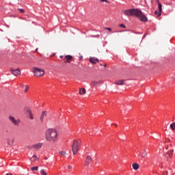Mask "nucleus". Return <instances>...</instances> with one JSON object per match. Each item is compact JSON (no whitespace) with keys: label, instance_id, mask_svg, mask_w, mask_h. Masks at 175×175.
Masks as SVG:
<instances>
[{"label":"nucleus","instance_id":"nucleus-29","mask_svg":"<svg viewBox=\"0 0 175 175\" xmlns=\"http://www.w3.org/2000/svg\"><path fill=\"white\" fill-rule=\"evenodd\" d=\"M105 29H107V31H111V28L110 27H105Z\"/></svg>","mask_w":175,"mask_h":175},{"label":"nucleus","instance_id":"nucleus-17","mask_svg":"<svg viewBox=\"0 0 175 175\" xmlns=\"http://www.w3.org/2000/svg\"><path fill=\"white\" fill-rule=\"evenodd\" d=\"M99 83H102V81H92V85H94V87H96Z\"/></svg>","mask_w":175,"mask_h":175},{"label":"nucleus","instance_id":"nucleus-8","mask_svg":"<svg viewBox=\"0 0 175 175\" xmlns=\"http://www.w3.org/2000/svg\"><path fill=\"white\" fill-rule=\"evenodd\" d=\"M42 146H43V144L42 142H40L33 145L32 148H33L34 150H40Z\"/></svg>","mask_w":175,"mask_h":175},{"label":"nucleus","instance_id":"nucleus-9","mask_svg":"<svg viewBox=\"0 0 175 175\" xmlns=\"http://www.w3.org/2000/svg\"><path fill=\"white\" fill-rule=\"evenodd\" d=\"M14 144V137H8L7 138V144L8 146H13Z\"/></svg>","mask_w":175,"mask_h":175},{"label":"nucleus","instance_id":"nucleus-37","mask_svg":"<svg viewBox=\"0 0 175 175\" xmlns=\"http://www.w3.org/2000/svg\"><path fill=\"white\" fill-rule=\"evenodd\" d=\"M113 125H115L116 126H117V124H113Z\"/></svg>","mask_w":175,"mask_h":175},{"label":"nucleus","instance_id":"nucleus-30","mask_svg":"<svg viewBox=\"0 0 175 175\" xmlns=\"http://www.w3.org/2000/svg\"><path fill=\"white\" fill-rule=\"evenodd\" d=\"M158 13H159V11H155L154 12V14H156V16H157V17H158Z\"/></svg>","mask_w":175,"mask_h":175},{"label":"nucleus","instance_id":"nucleus-7","mask_svg":"<svg viewBox=\"0 0 175 175\" xmlns=\"http://www.w3.org/2000/svg\"><path fill=\"white\" fill-rule=\"evenodd\" d=\"M72 59H73V56L70 55H66L65 57H64V61L65 63H68V64H70V61H72Z\"/></svg>","mask_w":175,"mask_h":175},{"label":"nucleus","instance_id":"nucleus-26","mask_svg":"<svg viewBox=\"0 0 175 175\" xmlns=\"http://www.w3.org/2000/svg\"><path fill=\"white\" fill-rule=\"evenodd\" d=\"M119 27H120V28H126V26H125L124 24H120Z\"/></svg>","mask_w":175,"mask_h":175},{"label":"nucleus","instance_id":"nucleus-32","mask_svg":"<svg viewBox=\"0 0 175 175\" xmlns=\"http://www.w3.org/2000/svg\"><path fill=\"white\" fill-rule=\"evenodd\" d=\"M103 66H104L105 68H106V67L107 66V64H103Z\"/></svg>","mask_w":175,"mask_h":175},{"label":"nucleus","instance_id":"nucleus-35","mask_svg":"<svg viewBox=\"0 0 175 175\" xmlns=\"http://www.w3.org/2000/svg\"><path fill=\"white\" fill-rule=\"evenodd\" d=\"M6 175H13L12 174H6Z\"/></svg>","mask_w":175,"mask_h":175},{"label":"nucleus","instance_id":"nucleus-10","mask_svg":"<svg viewBox=\"0 0 175 175\" xmlns=\"http://www.w3.org/2000/svg\"><path fill=\"white\" fill-rule=\"evenodd\" d=\"M157 5H158V10H159L158 17H159V16L162 14V4H161L159 0H157Z\"/></svg>","mask_w":175,"mask_h":175},{"label":"nucleus","instance_id":"nucleus-1","mask_svg":"<svg viewBox=\"0 0 175 175\" xmlns=\"http://www.w3.org/2000/svg\"><path fill=\"white\" fill-rule=\"evenodd\" d=\"M123 14L124 16H135L139 18L140 21H143L144 23H146L148 21L147 16L143 14V12L138 9L136 8H133V9H129V10H124L122 11Z\"/></svg>","mask_w":175,"mask_h":175},{"label":"nucleus","instance_id":"nucleus-5","mask_svg":"<svg viewBox=\"0 0 175 175\" xmlns=\"http://www.w3.org/2000/svg\"><path fill=\"white\" fill-rule=\"evenodd\" d=\"M8 120L13 124V125H16V126H18V124H20V120H16L14 117L13 116H9Z\"/></svg>","mask_w":175,"mask_h":175},{"label":"nucleus","instance_id":"nucleus-20","mask_svg":"<svg viewBox=\"0 0 175 175\" xmlns=\"http://www.w3.org/2000/svg\"><path fill=\"white\" fill-rule=\"evenodd\" d=\"M90 61H96V62H99V59L96 57H90Z\"/></svg>","mask_w":175,"mask_h":175},{"label":"nucleus","instance_id":"nucleus-31","mask_svg":"<svg viewBox=\"0 0 175 175\" xmlns=\"http://www.w3.org/2000/svg\"><path fill=\"white\" fill-rule=\"evenodd\" d=\"M90 62H92V64H95V60H90Z\"/></svg>","mask_w":175,"mask_h":175},{"label":"nucleus","instance_id":"nucleus-27","mask_svg":"<svg viewBox=\"0 0 175 175\" xmlns=\"http://www.w3.org/2000/svg\"><path fill=\"white\" fill-rule=\"evenodd\" d=\"M100 2H105L106 3H110V2L107 0H100Z\"/></svg>","mask_w":175,"mask_h":175},{"label":"nucleus","instance_id":"nucleus-13","mask_svg":"<svg viewBox=\"0 0 175 175\" xmlns=\"http://www.w3.org/2000/svg\"><path fill=\"white\" fill-rule=\"evenodd\" d=\"M27 114H29V116L30 120H33V115H32V111H31V109H27Z\"/></svg>","mask_w":175,"mask_h":175},{"label":"nucleus","instance_id":"nucleus-3","mask_svg":"<svg viewBox=\"0 0 175 175\" xmlns=\"http://www.w3.org/2000/svg\"><path fill=\"white\" fill-rule=\"evenodd\" d=\"M33 72L34 76H36V77H42L44 76V70L39 68L38 67L33 68Z\"/></svg>","mask_w":175,"mask_h":175},{"label":"nucleus","instance_id":"nucleus-22","mask_svg":"<svg viewBox=\"0 0 175 175\" xmlns=\"http://www.w3.org/2000/svg\"><path fill=\"white\" fill-rule=\"evenodd\" d=\"M59 154L61 157H64V155H66V152L64 151H60L59 152Z\"/></svg>","mask_w":175,"mask_h":175},{"label":"nucleus","instance_id":"nucleus-21","mask_svg":"<svg viewBox=\"0 0 175 175\" xmlns=\"http://www.w3.org/2000/svg\"><path fill=\"white\" fill-rule=\"evenodd\" d=\"M170 129H172V131H175V122H173L170 124Z\"/></svg>","mask_w":175,"mask_h":175},{"label":"nucleus","instance_id":"nucleus-34","mask_svg":"<svg viewBox=\"0 0 175 175\" xmlns=\"http://www.w3.org/2000/svg\"><path fill=\"white\" fill-rule=\"evenodd\" d=\"M21 87H22V88H24V85H21Z\"/></svg>","mask_w":175,"mask_h":175},{"label":"nucleus","instance_id":"nucleus-33","mask_svg":"<svg viewBox=\"0 0 175 175\" xmlns=\"http://www.w3.org/2000/svg\"><path fill=\"white\" fill-rule=\"evenodd\" d=\"M68 169H72V166L69 165L68 167Z\"/></svg>","mask_w":175,"mask_h":175},{"label":"nucleus","instance_id":"nucleus-2","mask_svg":"<svg viewBox=\"0 0 175 175\" xmlns=\"http://www.w3.org/2000/svg\"><path fill=\"white\" fill-rule=\"evenodd\" d=\"M57 137H58V134L55 129H49L46 131L45 139L47 142H55V140H57Z\"/></svg>","mask_w":175,"mask_h":175},{"label":"nucleus","instance_id":"nucleus-14","mask_svg":"<svg viewBox=\"0 0 175 175\" xmlns=\"http://www.w3.org/2000/svg\"><path fill=\"white\" fill-rule=\"evenodd\" d=\"M132 167H133V169H134V170H137L139 167V165L136 163H133Z\"/></svg>","mask_w":175,"mask_h":175},{"label":"nucleus","instance_id":"nucleus-12","mask_svg":"<svg viewBox=\"0 0 175 175\" xmlns=\"http://www.w3.org/2000/svg\"><path fill=\"white\" fill-rule=\"evenodd\" d=\"M115 84H116V85H124V84H125V80L121 79L117 81L116 82H115Z\"/></svg>","mask_w":175,"mask_h":175},{"label":"nucleus","instance_id":"nucleus-28","mask_svg":"<svg viewBox=\"0 0 175 175\" xmlns=\"http://www.w3.org/2000/svg\"><path fill=\"white\" fill-rule=\"evenodd\" d=\"M18 10L21 13H24V10L23 9H18Z\"/></svg>","mask_w":175,"mask_h":175},{"label":"nucleus","instance_id":"nucleus-6","mask_svg":"<svg viewBox=\"0 0 175 175\" xmlns=\"http://www.w3.org/2000/svg\"><path fill=\"white\" fill-rule=\"evenodd\" d=\"M10 72L12 75H14V76H18L21 75V70H20V68L14 69L13 68H11Z\"/></svg>","mask_w":175,"mask_h":175},{"label":"nucleus","instance_id":"nucleus-18","mask_svg":"<svg viewBox=\"0 0 175 175\" xmlns=\"http://www.w3.org/2000/svg\"><path fill=\"white\" fill-rule=\"evenodd\" d=\"M36 159H38V157H36V155H33L32 157L30 159V160L31 161V162H35L36 161Z\"/></svg>","mask_w":175,"mask_h":175},{"label":"nucleus","instance_id":"nucleus-11","mask_svg":"<svg viewBox=\"0 0 175 175\" xmlns=\"http://www.w3.org/2000/svg\"><path fill=\"white\" fill-rule=\"evenodd\" d=\"M91 162H92V159H91V157L87 156L85 166H88V165H90Z\"/></svg>","mask_w":175,"mask_h":175},{"label":"nucleus","instance_id":"nucleus-4","mask_svg":"<svg viewBox=\"0 0 175 175\" xmlns=\"http://www.w3.org/2000/svg\"><path fill=\"white\" fill-rule=\"evenodd\" d=\"M80 144H81V141H77L76 139L74 140L72 146V150L74 155H76L79 152V147H80Z\"/></svg>","mask_w":175,"mask_h":175},{"label":"nucleus","instance_id":"nucleus-41","mask_svg":"<svg viewBox=\"0 0 175 175\" xmlns=\"http://www.w3.org/2000/svg\"><path fill=\"white\" fill-rule=\"evenodd\" d=\"M175 77H173V79H174Z\"/></svg>","mask_w":175,"mask_h":175},{"label":"nucleus","instance_id":"nucleus-24","mask_svg":"<svg viewBox=\"0 0 175 175\" xmlns=\"http://www.w3.org/2000/svg\"><path fill=\"white\" fill-rule=\"evenodd\" d=\"M40 173L42 175H47V173H46V171L44 170H43V169L40 170Z\"/></svg>","mask_w":175,"mask_h":175},{"label":"nucleus","instance_id":"nucleus-40","mask_svg":"<svg viewBox=\"0 0 175 175\" xmlns=\"http://www.w3.org/2000/svg\"><path fill=\"white\" fill-rule=\"evenodd\" d=\"M7 27H8V28H9V26L7 25Z\"/></svg>","mask_w":175,"mask_h":175},{"label":"nucleus","instance_id":"nucleus-25","mask_svg":"<svg viewBox=\"0 0 175 175\" xmlns=\"http://www.w3.org/2000/svg\"><path fill=\"white\" fill-rule=\"evenodd\" d=\"M28 90H29V85H26V88L25 89V92H28Z\"/></svg>","mask_w":175,"mask_h":175},{"label":"nucleus","instance_id":"nucleus-15","mask_svg":"<svg viewBox=\"0 0 175 175\" xmlns=\"http://www.w3.org/2000/svg\"><path fill=\"white\" fill-rule=\"evenodd\" d=\"M46 116H47V113H46L45 111H42V113L40 116V121H43V119L44 118V117H46Z\"/></svg>","mask_w":175,"mask_h":175},{"label":"nucleus","instance_id":"nucleus-36","mask_svg":"<svg viewBox=\"0 0 175 175\" xmlns=\"http://www.w3.org/2000/svg\"><path fill=\"white\" fill-rule=\"evenodd\" d=\"M63 57H64V56H63V55H61V56H60V58H63Z\"/></svg>","mask_w":175,"mask_h":175},{"label":"nucleus","instance_id":"nucleus-23","mask_svg":"<svg viewBox=\"0 0 175 175\" xmlns=\"http://www.w3.org/2000/svg\"><path fill=\"white\" fill-rule=\"evenodd\" d=\"M38 166L32 167L31 168V172H33V170H36V172H38Z\"/></svg>","mask_w":175,"mask_h":175},{"label":"nucleus","instance_id":"nucleus-38","mask_svg":"<svg viewBox=\"0 0 175 175\" xmlns=\"http://www.w3.org/2000/svg\"><path fill=\"white\" fill-rule=\"evenodd\" d=\"M36 51H38V49L36 50L35 53H36Z\"/></svg>","mask_w":175,"mask_h":175},{"label":"nucleus","instance_id":"nucleus-39","mask_svg":"<svg viewBox=\"0 0 175 175\" xmlns=\"http://www.w3.org/2000/svg\"><path fill=\"white\" fill-rule=\"evenodd\" d=\"M100 66H103V64H100Z\"/></svg>","mask_w":175,"mask_h":175},{"label":"nucleus","instance_id":"nucleus-19","mask_svg":"<svg viewBox=\"0 0 175 175\" xmlns=\"http://www.w3.org/2000/svg\"><path fill=\"white\" fill-rule=\"evenodd\" d=\"M141 157L142 158H146V157H147V152L146 150H144L141 154Z\"/></svg>","mask_w":175,"mask_h":175},{"label":"nucleus","instance_id":"nucleus-16","mask_svg":"<svg viewBox=\"0 0 175 175\" xmlns=\"http://www.w3.org/2000/svg\"><path fill=\"white\" fill-rule=\"evenodd\" d=\"M79 95H85V88L79 89Z\"/></svg>","mask_w":175,"mask_h":175}]
</instances>
